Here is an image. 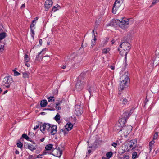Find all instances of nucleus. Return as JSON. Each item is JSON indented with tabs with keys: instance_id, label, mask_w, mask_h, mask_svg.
<instances>
[{
	"instance_id": "f257e3e1",
	"label": "nucleus",
	"mask_w": 159,
	"mask_h": 159,
	"mask_svg": "<svg viewBox=\"0 0 159 159\" xmlns=\"http://www.w3.org/2000/svg\"><path fill=\"white\" fill-rule=\"evenodd\" d=\"M117 25L122 29H125L128 26L129 24V20H126L122 19L121 20H116L110 22V23L107 24V26H115V25Z\"/></svg>"
},
{
	"instance_id": "f03ea898",
	"label": "nucleus",
	"mask_w": 159,
	"mask_h": 159,
	"mask_svg": "<svg viewBox=\"0 0 159 159\" xmlns=\"http://www.w3.org/2000/svg\"><path fill=\"white\" fill-rule=\"evenodd\" d=\"M125 75H122L120 79L119 83L120 91L123 90L125 88H127L129 84L130 79L127 75L128 72H125Z\"/></svg>"
},
{
	"instance_id": "7ed1b4c3",
	"label": "nucleus",
	"mask_w": 159,
	"mask_h": 159,
	"mask_svg": "<svg viewBox=\"0 0 159 159\" xmlns=\"http://www.w3.org/2000/svg\"><path fill=\"white\" fill-rule=\"evenodd\" d=\"M83 74H81L79 77L77 82L75 85V89L77 91H80L84 87L86 84L85 81L84 80Z\"/></svg>"
},
{
	"instance_id": "20e7f679",
	"label": "nucleus",
	"mask_w": 159,
	"mask_h": 159,
	"mask_svg": "<svg viewBox=\"0 0 159 159\" xmlns=\"http://www.w3.org/2000/svg\"><path fill=\"white\" fill-rule=\"evenodd\" d=\"M13 82V80L12 77L9 75L3 78L1 84L2 85L4 86L7 88H9L10 84Z\"/></svg>"
},
{
	"instance_id": "39448f33",
	"label": "nucleus",
	"mask_w": 159,
	"mask_h": 159,
	"mask_svg": "<svg viewBox=\"0 0 159 159\" xmlns=\"http://www.w3.org/2000/svg\"><path fill=\"white\" fill-rule=\"evenodd\" d=\"M132 128V126L130 125L125 126L122 128L124 136L125 137H126L128 136V135L131 131Z\"/></svg>"
},
{
	"instance_id": "423d86ee",
	"label": "nucleus",
	"mask_w": 159,
	"mask_h": 159,
	"mask_svg": "<svg viewBox=\"0 0 159 159\" xmlns=\"http://www.w3.org/2000/svg\"><path fill=\"white\" fill-rule=\"evenodd\" d=\"M119 47L122 48L124 51H126L129 52L131 48V45L128 42H122L120 45Z\"/></svg>"
},
{
	"instance_id": "0eeeda50",
	"label": "nucleus",
	"mask_w": 159,
	"mask_h": 159,
	"mask_svg": "<svg viewBox=\"0 0 159 159\" xmlns=\"http://www.w3.org/2000/svg\"><path fill=\"white\" fill-rule=\"evenodd\" d=\"M51 126L52 125L51 124L48 123H44L42 125L40 126V130L42 132H43L46 130L49 131Z\"/></svg>"
},
{
	"instance_id": "6e6552de",
	"label": "nucleus",
	"mask_w": 159,
	"mask_h": 159,
	"mask_svg": "<svg viewBox=\"0 0 159 159\" xmlns=\"http://www.w3.org/2000/svg\"><path fill=\"white\" fill-rule=\"evenodd\" d=\"M119 0H116L113 4L112 11L113 13H116L117 10L120 6V4L122 3Z\"/></svg>"
},
{
	"instance_id": "1a4fd4ad",
	"label": "nucleus",
	"mask_w": 159,
	"mask_h": 159,
	"mask_svg": "<svg viewBox=\"0 0 159 159\" xmlns=\"http://www.w3.org/2000/svg\"><path fill=\"white\" fill-rule=\"evenodd\" d=\"M55 150L54 151V153L52 154L54 156L60 157L62 154V151L61 150L59 147L57 148L56 147L55 148Z\"/></svg>"
},
{
	"instance_id": "9d476101",
	"label": "nucleus",
	"mask_w": 159,
	"mask_h": 159,
	"mask_svg": "<svg viewBox=\"0 0 159 159\" xmlns=\"http://www.w3.org/2000/svg\"><path fill=\"white\" fill-rule=\"evenodd\" d=\"M75 113L77 116H80L83 112L82 107L80 105H76L75 107Z\"/></svg>"
},
{
	"instance_id": "9b49d317",
	"label": "nucleus",
	"mask_w": 159,
	"mask_h": 159,
	"mask_svg": "<svg viewBox=\"0 0 159 159\" xmlns=\"http://www.w3.org/2000/svg\"><path fill=\"white\" fill-rule=\"evenodd\" d=\"M53 4V2L51 0H46L44 4L45 10L47 11L50 8Z\"/></svg>"
},
{
	"instance_id": "f8f14e48",
	"label": "nucleus",
	"mask_w": 159,
	"mask_h": 159,
	"mask_svg": "<svg viewBox=\"0 0 159 159\" xmlns=\"http://www.w3.org/2000/svg\"><path fill=\"white\" fill-rule=\"evenodd\" d=\"M118 51H120V54L122 56H125V65L124 66L125 68H126L127 67V64H126V56L127 53H128V52L126 51H122V50L120 51V48H118Z\"/></svg>"
},
{
	"instance_id": "ddd939ff",
	"label": "nucleus",
	"mask_w": 159,
	"mask_h": 159,
	"mask_svg": "<svg viewBox=\"0 0 159 159\" xmlns=\"http://www.w3.org/2000/svg\"><path fill=\"white\" fill-rule=\"evenodd\" d=\"M49 131H50V133L52 135H54L57 133V126L56 125H52Z\"/></svg>"
},
{
	"instance_id": "4468645a",
	"label": "nucleus",
	"mask_w": 159,
	"mask_h": 159,
	"mask_svg": "<svg viewBox=\"0 0 159 159\" xmlns=\"http://www.w3.org/2000/svg\"><path fill=\"white\" fill-rule=\"evenodd\" d=\"M122 125L120 123H117L113 127L114 130L116 131H120L122 130L121 129Z\"/></svg>"
},
{
	"instance_id": "2eb2a0df",
	"label": "nucleus",
	"mask_w": 159,
	"mask_h": 159,
	"mask_svg": "<svg viewBox=\"0 0 159 159\" xmlns=\"http://www.w3.org/2000/svg\"><path fill=\"white\" fill-rule=\"evenodd\" d=\"M53 145L51 144H48L45 147V149L47 151H50L52 150V152H53L55 148L53 147Z\"/></svg>"
},
{
	"instance_id": "dca6fc26",
	"label": "nucleus",
	"mask_w": 159,
	"mask_h": 159,
	"mask_svg": "<svg viewBox=\"0 0 159 159\" xmlns=\"http://www.w3.org/2000/svg\"><path fill=\"white\" fill-rule=\"evenodd\" d=\"M142 149L141 147H138L136 146H135L131 149V150L133 151L134 150H135L137 153L140 154L141 152Z\"/></svg>"
},
{
	"instance_id": "f3484780",
	"label": "nucleus",
	"mask_w": 159,
	"mask_h": 159,
	"mask_svg": "<svg viewBox=\"0 0 159 159\" xmlns=\"http://www.w3.org/2000/svg\"><path fill=\"white\" fill-rule=\"evenodd\" d=\"M73 125L70 122H68L65 126V128L68 131L71 130L73 127Z\"/></svg>"
},
{
	"instance_id": "a211bd4d",
	"label": "nucleus",
	"mask_w": 159,
	"mask_h": 159,
	"mask_svg": "<svg viewBox=\"0 0 159 159\" xmlns=\"http://www.w3.org/2000/svg\"><path fill=\"white\" fill-rule=\"evenodd\" d=\"M37 147V146L36 145L35 146H34L31 144H29L27 145V148L31 151H33L36 149Z\"/></svg>"
},
{
	"instance_id": "6ab92c4d",
	"label": "nucleus",
	"mask_w": 159,
	"mask_h": 159,
	"mask_svg": "<svg viewBox=\"0 0 159 159\" xmlns=\"http://www.w3.org/2000/svg\"><path fill=\"white\" fill-rule=\"evenodd\" d=\"M127 119H128L125 118L123 116L122 118L119 120V122L118 123H120V124H121L122 125H124L126 123Z\"/></svg>"
},
{
	"instance_id": "aec40b11",
	"label": "nucleus",
	"mask_w": 159,
	"mask_h": 159,
	"mask_svg": "<svg viewBox=\"0 0 159 159\" xmlns=\"http://www.w3.org/2000/svg\"><path fill=\"white\" fill-rule=\"evenodd\" d=\"M123 116L127 119H128L130 116L129 110L125 111L123 113Z\"/></svg>"
},
{
	"instance_id": "412c9836",
	"label": "nucleus",
	"mask_w": 159,
	"mask_h": 159,
	"mask_svg": "<svg viewBox=\"0 0 159 159\" xmlns=\"http://www.w3.org/2000/svg\"><path fill=\"white\" fill-rule=\"evenodd\" d=\"M68 133V131L65 128H63L61 129L59 131L60 134H63L64 136H65Z\"/></svg>"
},
{
	"instance_id": "4be33fe9",
	"label": "nucleus",
	"mask_w": 159,
	"mask_h": 159,
	"mask_svg": "<svg viewBox=\"0 0 159 159\" xmlns=\"http://www.w3.org/2000/svg\"><path fill=\"white\" fill-rule=\"evenodd\" d=\"M139 154L137 152L134 151L132 153V158L133 159H136V158H137L139 157Z\"/></svg>"
},
{
	"instance_id": "5701e85b",
	"label": "nucleus",
	"mask_w": 159,
	"mask_h": 159,
	"mask_svg": "<svg viewBox=\"0 0 159 159\" xmlns=\"http://www.w3.org/2000/svg\"><path fill=\"white\" fill-rule=\"evenodd\" d=\"M48 103L46 100H42L40 103V105L42 107H44L47 105Z\"/></svg>"
},
{
	"instance_id": "b1692460",
	"label": "nucleus",
	"mask_w": 159,
	"mask_h": 159,
	"mask_svg": "<svg viewBox=\"0 0 159 159\" xmlns=\"http://www.w3.org/2000/svg\"><path fill=\"white\" fill-rule=\"evenodd\" d=\"M6 36V34L5 32H2L0 33V42H1V40L4 39Z\"/></svg>"
},
{
	"instance_id": "393cba45",
	"label": "nucleus",
	"mask_w": 159,
	"mask_h": 159,
	"mask_svg": "<svg viewBox=\"0 0 159 159\" xmlns=\"http://www.w3.org/2000/svg\"><path fill=\"white\" fill-rule=\"evenodd\" d=\"M60 8V6L57 4L56 6H54L52 8V11L54 12L56 11L57 10H58Z\"/></svg>"
},
{
	"instance_id": "a878e982",
	"label": "nucleus",
	"mask_w": 159,
	"mask_h": 159,
	"mask_svg": "<svg viewBox=\"0 0 159 159\" xmlns=\"http://www.w3.org/2000/svg\"><path fill=\"white\" fill-rule=\"evenodd\" d=\"M110 51V49L108 48H104L102 50V52L103 54H106L108 53Z\"/></svg>"
},
{
	"instance_id": "bb28decb",
	"label": "nucleus",
	"mask_w": 159,
	"mask_h": 159,
	"mask_svg": "<svg viewBox=\"0 0 159 159\" xmlns=\"http://www.w3.org/2000/svg\"><path fill=\"white\" fill-rule=\"evenodd\" d=\"M159 57H156L155 58V60H153L151 61V62H152V61H153V66H154V65L155 64V65H157L158 64H159V62H157V60L159 59Z\"/></svg>"
},
{
	"instance_id": "cd10ccee",
	"label": "nucleus",
	"mask_w": 159,
	"mask_h": 159,
	"mask_svg": "<svg viewBox=\"0 0 159 159\" xmlns=\"http://www.w3.org/2000/svg\"><path fill=\"white\" fill-rule=\"evenodd\" d=\"M129 143L132 144L134 147L135 146H136L137 140L135 139L132 140L129 142Z\"/></svg>"
},
{
	"instance_id": "c85d7f7f",
	"label": "nucleus",
	"mask_w": 159,
	"mask_h": 159,
	"mask_svg": "<svg viewBox=\"0 0 159 159\" xmlns=\"http://www.w3.org/2000/svg\"><path fill=\"white\" fill-rule=\"evenodd\" d=\"M46 48H43L42 49V51H41L39 54H38L36 56V60H38V59L39 58V57H42L43 55V54L40 56V55L42 53L43 51H44L45 49Z\"/></svg>"
},
{
	"instance_id": "c756f323",
	"label": "nucleus",
	"mask_w": 159,
	"mask_h": 159,
	"mask_svg": "<svg viewBox=\"0 0 159 159\" xmlns=\"http://www.w3.org/2000/svg\"><path fill=\"white\" fill-rule=\"evenodd\" d=\"M24 60L25 62H28L30 60V58L28 57L27 54H25L24 56Z\"/></svg>"
},
{
	"instance_id": "7c9ffc66",
	"label": "nucleus",
	"mask_w": 159,
	"mask_h": 159,
	"mask_svg": "<svg viewBox=\"0 0 159 159\" xmlns=\"http://www.w3.org/2000/svg\"><path fill=\"white\" fill-rule=\"evenodd\" d=\"M29 73L28 72H25L23 73V77L24 78H29Z\"/></svg>"
},
{
	"instance_id": "2f4dec72",
	"label": "nucleus",
	"mask_w": 159,
	"mask_h": 159,
	"mask_svg": "<svg viewBox=\"0 0 159 159\" xmlns=\"http://www.w3.org/2000/svg\"><path fill=\"white\" fill-rule=\"evenodd\" d=\"M60 118V115L58 113H57V115H56L54 117L55 120L56 121H59Z\"/></svg>"
},
{
	"instance_id": "473e14b6",
	"label": "nucleus",
	"mask_w": 159,
	"mask_h": 159,
	"mask_svg": "<svg viewBox=\"0 0 159 159\" xmlns=\"http://www.w3.org/2000/svg\"><path fill=\"white\" fill-rule=\"evenodd\" d=\"M113 155V153L111 152H107L106 154V157H108V158H110Z\"/></svg>"
},
{
	"instance_id": "72a5a7b5",
	"label": "nucleus",
	"mask_w": 159,
	"mask_h": 159,
	"mask_svg": "<svg viewBox=\"0 0 159 159\" xmlns=\"http://www.w3.org/2000/svg\"><path fill=\"white\" fill-rule=\"evenodd\" d=\"M30 31L31 36L34 39V36L35 35L34 29H30Z\"/></svg>"
},
{
	"instance_id": "f704fd0d",
	"label": "nucleus",
	"mask_w": 159,
	"mask_h": 159,
	"mask_svg": "<svg viewBox=\"0 0 159 159\" xmlns=\"http://www.w3.org/2000/svg\"><path fill=\"white\" fill-rule=\"evenodd\" d=\"M22 137L25 139L27 140H29V139H30L29 137L26 134H24L22 135Z\"/></svg>"
},
{
	"instance_id": "c9c22d12",
	"label": "nucleus",
	"mask_w": 159,
	"mask_h": 159,
	"mask_svg": "<svg viewBox=\"0 0 159 159\" xmlns=\"http://www.w3.org/2000/svg\"><path fill=\"white\" fill-rule=\"evenodd\" d=\"M61 101L58 102L56 104V108L57 110H59L61 109V107L58 106L60 104Z\"/></svg>"
},
{
	"instance_id": "e433bc0d",
	"label": "nucleus",
	"mask_w": 159,
	"mask_h": 159,
	"mask_svg": "<svg viewBox=\"0 0 159 159\" xmlns=\"http://www.w3.org/2000/svg\"><path fill=\"white\" fill-rule=\"evenodd\" d=\"M16 145L18 147L20 148H21L23 146V143L20 141H19L17 143Z\"/></svg>"
},
{
	"instance_id": "4c0bfd02",
	"label": "nucleus",
	"mask_w": 159,
	"mask_h": 159,
	"mask_svg": "<svg viewBox=\"0 0 159 159\" xmlns=\"http://www.w3.org/2000/svg\"><path fill=\"white\" fill-rule=\"evenodd\" d=\"M158 135V133L157 132H155V133L153 135V139L154 140L156 139L157 138Z\"/></svg>"
},
{
	"instance_id": "58836bf2",
	"label": "nucleus",
	"mask_w": 159,
	"mask_h": 159,
	"mask_svg": "<svg viewBox=\"0 0 159 159\" xmlns=\"http://www.w3.org/2000/svg\"><path fill=\"white\" fill-rule=\"evenodd\" d=\"M4 45L1 44V42H0V52H2L4 49Z\"/></svg>"
},
{
	"instance_id": "ea45409f",
	"label": "nucleus",
	"mask_w": 159,
	"mask_h": 159,
	"mask_svg": "<svg viewBox=\"0 0 159 159\" xmlns=\"http://www.w3.org/2000/svg\"><path fill=\"white\" fill-rule=\"evenodd\" d=\"M48 102H50L51 101H54V97L53 96H50L48 97Z\"/></svg>"
},
{
	"instance_id": "a19ab883",
	"label": "nucleus",
	"mask_w": 159,
	"mask_h": 159,
	"mask_svg": "<svg viewBox=\"0 0 159 159\" xmlns=\"http://www.w3.org/2000/svg\"><path fill=\"white\" fill-rule=\"evenodd\" d=\"M13 71L14 73V76H18L19 75H20V74L16 70H13Z\"/></svg>"
},
{
	"instance_id": "79ce46f5",
	"label": "nucleus",
	"mask_w": 159,
	"mask_h": 159,
	"mask_svg": "<svg viewBox=\"0 0 159 159\" xmlns=\"http://www.w3.org/2000/svg\"><path fill=\"white\" fill-rule=\"evenodd\" d=\"M53 154V153L51 152H47V151H44L43 152V155H45V154Z\"/></svg>"
},
{
	"instance_id": "37998d69",
	"label": "nucleus",
	"mask_w": 159,
	"mask_h": 159,
	"mask_svg": "<svg viewBox=\"0 0 159 159\" xmlns=\"http://www.w3.org/2000/svg\"><path fill=\"white\" fill-rule=\"evenodd\" d=\"M42 155H43V154H39V155H38L37 156H36V155H34V157H35V159L37 158H42V157H41V156Z\"/></svg>"
},
{
	"instance_id": "c03bdc74",
	"label": "nucleus",
	"mask_w": 159,
	"mask_h": 159,
	"mask_svg": "<svg viewBox=\"0 0 159 159\" xmlns=\"http://www.w3.org/2000/svg\"><path fill=\"white\" fill-rule=\"evenodd\" d=\"M95 45V42L93 40H91V48H93Z\"/></svg>"
},
{
	"instance_id": "a18cd8bd",
	"label": "nucleus",
	"mask_w": 159,
	"mask_h": 159,
	"mask_svg": "<svg viewBox=\"0 0 159 159\" xmlns=\"http://www.w3.org/2000/svg\"><path fill=\"white\" fill-rule=\"evenodd\" d=\"M34 23H33L32 22V23L30 26V29H34L35 28V24Z\"/></svg>"
},
{
	"instance_id": "49530a36",
	"label": "nucleus",
	"mask_w": 159,
	"mask_h": 159,
	"mask_svg": "<svg viewBox=\"0 0 159 159\" xmlns=\"http://www.w3.org/2000/svg\"><path fill=\"white\" fill-rule=\"evenodd\" d=\"M27 159H35V157H34V155H30Z\"/></svg>"
},
{
	"instance_id": "de8ad7c7",
	"label": "nucleus",
	"mask_w": 159,
	"mask_h": 159,
	"mask_svg": "<svg viewBox=\"0 0 159 159\" xmlns=\"http://www.w3.org/2000/svg\"><path fill=\"white\" fill-rule=\"evenodd\" d=\"M121 159H129V156L128 155H123V157H121Z\"/></svg>"
},
{
	"instance_id": "09e8293b",
	"label": "nucleus",
	"mask_w": 159,
	"mask_h": 159,
	"mask_svg": "<svg viewBox=\"0 0 159 159\" xmlns=\"http://www.w3.org/2000/svg\"><path fill=\"white\" fill-rule=\"evenodd\" d=\"M40 125L39 124H38L35 126H34L33 128L34 130H36L38 128L39 126Z\"/></svg>"
},
{
	"instance_id": "8fccbe9b",
	"label": "nucleus",
	"mask_w": 159,
	"mask_h": 159,
	"mask_svg": "<svg viewBox=\"0 0 159 159\" xmlns=\"http://www.w3.org/2000/svg\"><path fill=\"white\" fill-rule=\"evenodd\" d=\"M134 108H132L130 110H129V113L130 114V115H131L134 112Z\"/></svg>"
},
{
	"instance_id": "3c124183",
	"label": "nucleus",
	"mask_w": 159,
	"mask_h": 159,
	"mask_svg": "<svg viewBox=\"0 0 159 159\" xmlns=\"http://www.w3.org/2000/svg\"><path fill=\"white\" fill-rule=\"evenodd\" d=\"M159 1V0H153L152 3V5H154L157 3Z\"/></svg>"
},
{
	"instance_id": "603ef678",
	"label": "nucleus",
	"mask_w": 159,
	"mask_h": 159,
	"mask_svg": "<svg viewBox=\"0 0 159 159\" xmlns=\"http://www.w3.org/2000/svg\"><path fill=\"white\" fill-rule=\"evenodd\" d=\"M128 102V101L126 98H124L123 100V103L124 104H126Z\"/></svg>"
},
{
	"instance_id": "864d4df0",
	"label": "nucleus",
	"mask_w": 159,
	"mask_h": 159,
	"mask_svg": "<svg viewBox=\"0 0 159 159\" xmlns=\"http://www.w3.org/2000/svg\"><path fill=\"white\" fill-rule=\"evenodd\" d=\"M117 143L116 142H113L111 144V145L115 148H116L117 146Z\"/></svg>"
},
{
	"instance_id": "5fc2aeb1",
	"label": "nucleus",
	"mask_w": 159,
	"mask_h": 159,
	"mask_svg": "<svg viewBox=\"0 0 159 159\" xmlns=\"http://www.w3.org/2000/svg\"><path fill=\"white\" fill-rule=\"evenodd\" d=\"M155 143V142L154 141V140H152V141L150 142L149 144L151 145L152 146H153L154 144Z\"/></svg>"
},
{
	"instance_id": "6e6d98bb",
	"label": "nucleus",
	"mask_w": 159,
	"mask_h": 159,
	"mask_svg": "<svg viewBox=\"0 0 159 159\" xmlns=\"http://www.w3.org/2000/svg\"><path fill=\"white\" fill-rule=\"evenodd\" d=\"M153 146H152L151 145L149 144V149L150 150L149 153L151 151L152 149Z\"/></svg>"
},
{
	"instance_id": "4d7b16f0",
	"label": "nucleus",
	"mask_w": 159,
	"mask_h": 159,
	"mask_svg": "<svg viewBox=\"0 0 159 159\" xmlns=\"http://www.w3.org/2000/svg\"><path fill=\"white\" fill-rule=\"evenodd\" d=\"M38 17H36L32 21L33 23H34L35 21L37 20H38Z\"/></svg>"
},
{
	"instance_id": "13d9d810",
	"label": "nucleus",
	"mask_w": 159,
	"mask_h": 159,
	"mask_svg": "<svg viewBox=\"0 0 159 159\" xmlns=\"http://www.w3.org/2000/svg\"><path fill=\"white\" fill-rule=\"evenodd\" d=\"M129 147L130 148H132L133 147H134V146L132 145V144L129 143Z\"/></svg>"
},
{
	"instance_id": "bf43d9fd",
	"label": "nucleus",
	"mask_w": 159,
	"mask_h": 159,
	"mask_svg": "<svg viewBox=\"0 0 159 159\" xmlns=\"http://www.w3.org/2000/svg\"><path fill=\"white\" fill-rule=\"evenodd\" d=\"M42 44V41L41 39H39V45H41Z\"/></svg>"
},
{
	"instance_id": "052dcab7",
	"label": "nucleus",
	"mask_w": 159,
	"mask_h": 159,
	"mask_svg": "<svg viewBox=\"0 0 159 159\" xmlns=\"http://www.w3.org/2000/svg\"><path fill=\"white\" fill-rule=\"evenodd\" d=\"M159 152V150L157 149L156 150L155 152V154L154 155H153V156H155L156 154L157 153Z\"/></svg>"
},
{
	"instance_id": "680f3d73",
	"label": "nucleus",
	"mask_w": 159,
	"mask_h": 159,
	"mask_svg": "<svg viewBox=\"0 0 159 159\" xmlns=\"http://www.w3.org/2000/svg\"><path fill=\"white\" fill-rule=\"evenodd\" d=\"M25 7V4H22L21 7V8H24Z\"/></svg>"
},
{
	"instance_id": "e2e57ef3",
	"label": "nucleus",
	"mask_w": 159,
	"mask_h": 159,
	"mask_svg": "<svg viewBox=\"0 0 159 159\" xmlns=\"http://www.w3.org/2000/svg\"><path fill=\"white\" fill-rule=\"evenodd\" d=\"M15 153L16 154H18L19 153V152L17 150H16Z\"/></svg>"
},
{
	"instance_id": "0e129e2a",
	"label": "nucleus",
	"mask_w": 159,
	"mask_h": 159,
	"mask_svg": "<svg viewBox=\"0 0 159 159\" xmlns=\"http://www.w3.org/2000/svg\"><path fill=\"white\" fill-rule=\"evenodd\" d=\"M110 68L112 69V70H114V69H115V67H114L113 66H110Z\"/></svg>"
},
{
	"instance_id": "69168bd1",
	"label": "nucleus",
	"mask_w": 159,
	"mask_h": 159,
	"mask_svg": "<svg viewBox=\"0 0 159 159\" xmlns=\"http://www.w3.org/2000/svg\"><path fill=\"white\" fill-rule=\"evenodd\" d=\"M92 40H93L95 42V41L97 40V39H96V38L95 37V35H94V38L93 39H92Z\"/></svg>"
},
{
	"instance_id": "338daca9",
	"label": "nucleus",
	"mask_w": 159,
	"mask_h": 159,
	"mask_svg": "<svg viewBox=\"0 0 159 159\" xmlns=\"http://www.w3.org/2000/svg\"><path fill=\"white\" fill-rule=\"evenodd\" d=\"M44 138H42L40 139V141L41 142H43L44 140Z\"/></svg>"
},
{
	"instance_id": "774afa93",
	"label": "nucleus",
	"mask_w": 159,
	"mask_h": 159,
	"mask_svg": "<svg viewBox=\"0 0 159 159\" xmlns=\"http://www.w3.org/2000/svg\"><path fill=\"white\" fill-rule=\"evenodd\" d=\"M61 68L63 69H65L66 68V66L63 65L61 66Z\"/></svg>"
}]
</instances>
